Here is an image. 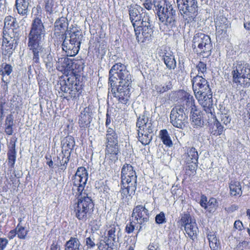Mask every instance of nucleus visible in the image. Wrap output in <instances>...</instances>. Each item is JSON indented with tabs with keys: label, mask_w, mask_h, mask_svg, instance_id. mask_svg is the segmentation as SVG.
Instances as JSON below:
<instances>
[{
	"label": "nucleus",
	"mask_w": 250,
	"mask_h": 250,
	"mask_svg": "<svg viewBox=\"0 0 250 250\" xmlns=\"http://www.w3.org/2000/svg\"><path fill=\"white\" fill-rule=\"evenodd\" d=\"M59 63H62L60 71L63 72L67 77L66 80L60 83V89L63 92V98L67 100H77L82 93L83 85L82 81L80 80L81 77L78 73L83 70L84 60L64 57L59 59Z\"/></svg>",
	"instance_id": "1"
},
{
	"label": "nucleus",
	"mask_w": 250,
	"mask_h": 250,
	"mask_svg": "<svg viewBox=\"0 0 250 250\" xmlns=\"http://www.w3.org/2000/svg\"><path fill=\"white\" fill-rule=\"evenodd\" d=\"M88 177V174L86 168L81 167L78 168L71 178L72 193L78 198V201L74 206V212L78 220L83 222L89 217L94 206L91 197L84 190Z\"/></svg>",
	"instance_id": "2"
},
{
	"label": "nucleus",
	"mask_w": 250,
	"mask_h": 250,
	"mask_svg": "<svg viewBox=\"0 0 250 250\" xmlns=\"http://www.w3.org/2000/svg\"><path fill=\"white\" fill-rule=\"evenodd\" d=\"M131 75L125 65L117 63L109 72V83L114 97L124 104H129L131 87Z\"/></svg>",
	"instance_id": "3"
},
{
	"label": "nucleus",
	"mask_w": 250,
	"mask_h": 250,
	"mask_svg": "<svg viewBox=\"0 0 250 250\" xmlns=\"http://www.w3.org/2000/svg\"><path fill=\"white\" fill-rule=\"evenodd\" d=\"M68 22L66 18L62 17L57 19L54 23L55 31H64L62 35L63 39L62 49L67 56H74L78 53L83 35L80 30L76 27L68 29Z\"/></svg>",
	"instance_id": "4"
},
{
	"label": "nucleus",
	"mask_w": 250,
	"mask_h": 250,
	"mask_svg": "<svg viewBox=\"0 0 250 250\" xmlns=\"http://www.w3.org/2000/svg\"><path fill=\"white\" fill-rule=\"evenodd\" d=\"M45 30L42 20L37 18L31 24L30 31L27 36V47L33 54V63H40V55L45 50L42 45Z\"/></svg>",
	"instance_id": "5"
},
{
	"label": "nucleus",
	"mask_w": 250,
	"mask_h": 250,
	"mask_svg": "<svg viewBox=\"0 0 250 250\" xmlns=\"http://www.w3.org/2000/svg\"><path fill=\"white\" fill-rule=\"evenodd\" d=\"M192 89L196 98L205 112L211 113L212 105V92L207 80L202 75L196 74L192 69L190 74Z\"/></svg>",
	"instance_id": "6"
},
{
	"label": "nucleus",
	"mask_w": 250,
	"mask_h": 250,
	"mask_svg": "<svg viewBox=\"0 0 250 250\" xmlns=\"http://www.w3.org/2000/svg\"><path fill=\"white\" fill-rule=\"evenodd\" d=\"M153 5L160 21L162 31L173 30L177 27L176 11L167 0H153Z\"/></svg>",
	"instance_id": "7"
},
{
	"label": "nucleus",
	"mask_w": 250,
	"mask_h": 250,
	"mask_svg": "<svg viewBox=\"0 0 250 250\" xmlns=\"http://www.w3.org/2000/svg\"><path fill=\"white\" fill-rule=\"evenodd\" d=\"M137 176L133 167L128 164L123 165L121 170V195L123 198L134 194L137 188Z\"/></svg>",
	"instance_id": "8"
},
{
	"label": "nucleus",
	"mask_w": 250,
	"mask_h": 250,
	"mask_svg": "<svg viewBox=\"0 0 250 250\" xmlns=\"http://www.w3.org/2000/svg\"><path fill=\"white\" fill-rule=\"evenodd\" d=\"M106 231V235L97 245L98 249L99 250H117L119 239L122 236L120 226L114 223L107 227Z\"/></svg>",
	"instance_id": "9"
},
{
	"label": "nucleus",
	"mask_w": 250,
	"mask_h": 250,
	"mask_svg": "<svg viewBox=\"0 0 250 250\" xmlns=\"http://www.w3.org/2000/svg\"><path fill=\"white\" fill-rule=\"evenodd\" d=\"M105 158L115 163L118 159L120 153L119 137L115 129L107 128L105 134Z\"/></svg>",
	"instance_id": "10"
},
{
	"label": "nucleus",
	"mask_w": 250,
	"mask_h": 250,
	"mask_svg": "<svg viewBox=\"0 0 250 250\" xmlns=\"http://www.w3.org/2000/svg\"><path fill=\"white\" fill-rule=\"evenodd\" d=\"M139 141L144 146L150 144L152 139L154 126L151 120L144 115L140 116L136 123Z\"/></svg>",
	"instance_id": "11"
},
{
	"label": "nucleus",
	"mask_w": 250,
	"mask_h": 250,
	"mask_svg": "<svg viewBox=\"0 0 250 250\" xmlns=\"http://www.w3.org/2000/svg\"><path fill=\"white\" fill-rule=\"evenodd\" d=\"M192 48L197 55L208 58L210 56L212 49L209 36L203 33H196L192 39Z\"/></svg>",
	"instance_id": "12"
},
{
	"label": "nucleus",
	"mask_w": 250,
	"mask_h": 250,
	"mask_svg": "<svg viewBox=\"0 0 250 250\" xmlns=\"http://www.w3.org/2000/svg\"><path fill=\"white\" fill-rule=\"evenodd\" d=\"M185 107L178 105L173 107L170 114V122L175 127L183 129L188 124V112Z\"/></svg>",
	"instance_id": "13"
},
{
	"label": "nucleus",
	"mask_w": 250,
	"mask_h": 250,
	"mask_svg": "<svg viewBox=\"0 0 250 250\" xmlns=\"http://www.w3.org/2000/svg\"><path fill=\"white\" fill-rule=\"evenodd\" d=\"M178 9L185 19L193 20L198 14L197 0H177Z\"/></svg>",
	"instance_id": "14"
},
{
	"label": "nucleus",
	"mask_w": 250,
	"mask_h": 250,
	"mask_svg": "<svg viewBox=\"0 0 250 250\" xmlns=\"http://www.w3.org/2000/svg\"><path fill=\"white\" fill-rule=\"evenodd\" d=\"M129 19L131 22L134 27V30L136 27H138L144 22L146 18V21L150 19L148 13H146V10L138 5L131 6L129 9Z\"/></svg>",
	"instance_id": "15"
},
{
	"label": "nucleus",
	"mask_w": 250,
	"mask_h": 250,
	"mask_svg": "<svg viewBox=\"0 0 250 250\" xmlns=\"http://www.w3.org/2000/svg\"><path fill=\"white\" fill-rule=\"evenodd\" d=\"M145 19L142 24L134 29L136 39L139 42H144L151 39L153 33V27L150 19L148 21Z\"/></svg>",
	"instance_id": "16"
},
{
	"label": "nucleus",
	"mask_w": 250,
	"mask_h": 250,
	"mask_svg": "<svg viewBox=\"0 0 250 250\" xmlns=\"http://www.w3.org/2000/svg\"><path fill=\"white\" fill-rule=\"evenodd\" d=\"M3 40L2 42V53L4 55H10L12 53L17 43V41L14 37L11 36V34L13 33L10 31L7 32L5 30L3 31Z\"/></svg>",
	"instance_id": "17"
},
{
	"label": "nucleus",
	"mask_w": 250,
	"mask_h": 250,
	"mask_svg": "<svg viewBox=\"0 0 250 250\" xmlns=\"http://www.w3.org/2000/svg\"><path fill=\"white\" fill-rule=\"evenodd\" d=\"M248 68L249 69V63L243 61L237 62L232 72L233 82L240 84H244L245 81H242V77H246L244 72H246Z\"/></svg>",
	"instance_id": "18"
},
{
	"label": "nucleus",
	"mask_w": 250,
	"mask_h": 250,
	"mask_svg": "<svg viewBox=\"0 0 250 250\" xmlns=\"http://www.w3.org/2000/svg\"><path fill=\"white\" fill-rule=\"evenodd\" d=\"M132 217L139 225H143L148 221V210L143 206H137L133 210Z\"/></svg>",
	"instance_id": "19"
},
{
	"label": "nucleus",
	"mask_w": 250,
	"mask_h": 250,
	"mask_svg": "<svg viewBox=\"0 0 250 250\" xmlns=\"http://www.w3.org/2000/svg\"><path fill=\"white\" fill-rule=\"evenodd\" d=\"M215 23L217 34L219 35L226 34L227 29L230 26L228 19L220 14L216 16L215 19Z\"/></svg>",
	"instance_id": "20"
},
{
	"label": "nucleus",
	"mask_w": 250,
	"mask_h": 250,
	"mask_svg": "<svg viewBox=\"0 0 250 250\" xmlns=\"http://www.w3.org/2000/svg\"><path fill=\"white\" fill-rule=\"evenodd\" d=\"M180 95L182 96L183 105L185 107L186 112H188L190 110V112H193L197 110L195 104V100L192 95L186 91L181 92Z\"/></svg>",
	"instance_id": "21"
},
{
	"label": "nucleus",
	"mask_w": 250,
	"mask_h": 250,
	"mask_svg": "<svg viewBox=\"0 0 250 250\" xmlns=\"http://www.w3.org/2000/svg\"><path fill=\"white\" fill-rule=\"evenodd\" d=\"M161 51V55L167 67L169 69H174L176 67V62L172 52L167 51L166 48Z\"/></svg>",
	"instance_id": "22"
},
{
	"label": "nucleus",
	"mask_w": 250,
	"mask_h": 250,
	"mask_svg": "<svg viewBox=\"0 0 250 250\" xmlns=\"http://www.w3.org/2000/svg\"><path fill=\"white\" fill-rule=\"evenodd\" d=\"M92 120L91 112L88 107H85L81 111L79 117L78 123L81 127H85Z\"/></svg>",
	"instance_id": "23"
},
{
	"label": "nucleus",
	"mask_w": 250,
	"mask_h": 250,
	"mask_svg": "<svg viewBox=\"0 0 250 250\" xmlns=\"http://www.w3.org/2000/svg\"><path fill=\"white\" fill-rule=\"evenodd\" d=\"M70 154V151L62 152V153H60L57 157V160L54 159V161L55 163V165L57 166L58 167H60L61 169L62 170L65 169L69 161Z\"/></svg>",
	"instance_id": "24"
},
{
	"label": "nucleus",
	"mask_w": 250,
	"mask_h": 250,
	"mask_svg": "<svg viewBox=\"0 0 250 250\" xmlns=\"http://www.w3.org/2000/svg\"><path fill=\"white\" fill-rule=\"evenodd\" d=\"M8 148L7 154L8 157V165L10 168H13L14 167L17 157L15 142L11 140Z\"/></svg>",
	"instance_id": "25"
},
{
	"label": "nucleus",
	"mask_w": 250,
	"mask_h": 250,
	"mask_svg": "<svg viewBox=\"0 0 250 250\" xmlns=\"http://www.w3.org/2000/svg\"><path fill=\"white\" fill-rule=\"evenodd\" d=\"M229 194L231 196L240 197L243 193L240 182L231 180L229 183Z\"/></svg>",
	"instance_id": "26"
},
{
	"label": "nucleus",
	"mask_w": 250,
	"mask_h": 250,
	"mask_svg": "<svg viewBox=\"0 0 250 250\" xmlns=\"http://www.w3.org/2000/svg\"><path fill=\"white\" fill-rule=\"evenodd\" d=\"M31 0H16L15 6L18 14L22 16L27 15Z\"/></svg>",
	"instance_id": "27"
},
{
	"label": "nucleus",
	"mask_w": 250,
	"mask_h": 250,
	"mask_svg": "<svg viewBox=\"0 0 250 250\" xmlns=\"http://www.w3.org/2000/svg\"><path fill=\"white\" fill-rule=\"evenodd\" d=\"M206 113L208 115V120H210V121H211V120H213L214 122V125L216 126L217 128V130H215L214 132L212 131V133L213 135H220L221 134H222L224 131V127L221 125V123L218 121V120L216 118L213 106H211V113L213 114L212 116L210 115V113L207 112H206Z\"/></svg>",
	"instance_id": "28"
},
{
	"label": "nucleus",
	"mask_w": 250,
	"mask_h": 250,
	"mask_svg": "<svg viewBox=\"0 0 250 250\" xmlns=\"http://www.w3.org/2000/svg\"><path fill=\"white\" fill-rule=\"evenodd\" d=\"M185 230L188 235L192 240H194L197 235L198 228L195 220L190 224H188L185 227Z\"/></svg>",
	"instance_id": "29"
},
{
	"label": "nucleus",
	"mask_w": 250,
	"mask_h": 250,
	"mask_svg": "<svg viewBox=\"0 0 250 250\" xmlns=\"http://www.w3.org/2000/svg\"><path fill=\"white\" fill-rule=\"evenodd\" d=\"M81 244L76 237H71L64 245V250H80Z\"/></svg>",
	"instance_id": "30"
},
{
	"label": "nucleus",
	"mask_w": 250,
	"mask_h": 250,
	"mask_svg": "<svg viewBox=\"0 0 250 250\" xmlns=\"http://www.w3.org/2000/svg\"><path fill=\"white\" fill-rule=\"evenodd\" d=\"M18 27V23L16 18L11 16L5 17L4 21L3 30H5L7 31V29L9 30L10 29H12L10 32H14L13 29H17Z\"/></svg>",
	"instance_id": "31"
},
{
	"label": "nucleus",
	"mask_w": 250,
	"mask_h": 250,
	"mask_svg": "<svg viewBox=\"0 0 250 250\" xmlns=\"http://www.w3.org/2000/svg\"><path fill=\"white\" fill-rule=\"evenodd\" d=\"M62 152L70 151L73 149L75 145L74 139L71 136L64 138L62 142Z\"/></svg>",
	"instance_id": "32"
},
{
	"label": "nucleus",
	"mask_w": 250,
	"mask_h": 250,
	"mask_svg": "<svg viewBox=\"0 0 250 250\" xmlns=\"http://www.w3.org/2000/svg\"><path fill=\"white\" fill-rule=\"evenodd\" d=\"M186 161L187 163L191 162H198L199 155L196 149L193 147H188L186 153Z\"/></svg>",
	"instance_id": "33"
},
{
	"label": "nucleus",
	"mask_w": 250,
	"mask_h": 250,
	"mask_svg": "<svg viewBox=\"0 0 250 250\" xmlns=\"http://www.w3.org/2000/svg\"><path fill=\"white\" fill-rule=\"evenodd\" d=\"M190 120L194 127H201L204 125V121L201 120L202 116L200 111L196 110L194 112H190Z\"/></svg>",
	"instance_id": "34"
},
{
	"label": "nucleus",
	"mask_w": 250,
	"mask_h": 250,
	"mask_svg": "<svg viewBox=\"0 0 250 250\" xmlns=\"http://www.w3.org/2000/svg\"><path fill=\"white\" fill-rule=\"evenodd\" d=\"M14 125L13 116L11 114L8 115L5 121L4 131L8 135H11L13 132V126Z\"/></svg>",
	"instance_id": "35"
},
{
	"label": "nucleus",
	"mask_w": 250,
	"mask_h": 250,
	"mask_svg": "<svg viewBox=\"0 0 250 250\" xmlns=\"http://www.w3.org/2000/svg\"><path fill=\"white\" fill-rule=\"evenodd\" d=\"M44 9L45 11L49 14H52L57 12L58 4L55 0H43Z\"/></svg>",
	"instance_id": "36"
},
{
	"label": "nucleus",
	"mask_w": 250,
	"mask_h": 250,
	"mask_svg": "<svg viewBox=\"0 0 250 250\" xmlns=\"http://www.w3.org/2000/svg\"><path fill=\"white\" fill-rule=\"evenodd\" d=\"M159 135L163 144L167 146L171 147L173 145L172 141L167 129L160 131Z\"/></svg>",
	"instance_id": "37"
},
{
	"label": "nucleus",
	"mask_w": 250,
	"mask_h": 250,
	"mask_svg": "<svg viewBox=\"0 0 250 250\" xmlns=\"http://www.w3.org/2000/svg\"><path fill=\"white\" fill-rule=\"evenodd\" d=\"M43 62L45 64L46 68L50 70L52 68L54 64V59L50 52L45 53L42 56Z\"/></svg>",
	"instance_id": "38"
},
{
	"label": "nucleus",
	"mask_w": 250,
	"mask_h": 250,
	"mask_svg": "<svg viewBox=\"0 0 250 250\" xmlns=\"http://www.w3.org/2000/svg\"><path fill=\"white\" fill-rule=\"evenodd\" d=\"M193 69L194 72H196V70L197 71L198 73L196 74L205 76V74L207 73V64L204 62L200 61L196 65L195 68Z\"/></svg>",
	"instance_id": "39"
},
{
	"label": "nucleus",
	"mask_w": 250,
	"mask_h": 250,
	"mask_svg": "<svg viewBox=\"0 0 250 250\" xmlns=\"http://www.w3.org/2000/svg\"><path fill=\"white\" fill-rule=\"evenodd\" d=\"M172 87L171 82L166 83L164 85L157 84L155 86V90L159 93H163L171 89Z\"/></svg>",
	"instance_id": "40"
},
{
	"label": "nucleus",
	"mask_w": 250,
	"mask_h": 250,
	"mask_svg": "<svg viewBox=\"0 0 250 250\" xmlns=\"http://www.w3.org/2000/svg\"><path fill=\"white\" fill-rule=\"evenodd\" d=\"M181 219L180 220L181 226L185 227L188 224H190L192 221H195L194 219H192L188 212H184L181 214Z\"/></svg>",
	"instance_id": "41"
},
{
	"label": "nucleus",
	"mask_w": 250,
	"mask_h": 250,
	"mask_svg": "<svg viewBox=\"0 0 250 250\" xmlns=\"http://www.w3.org/2000/svg\"><path fill=\"white\" fill-rule=\"evenodd\" d=\"M12 71L13 67L9 64L3 63L0 66V73L3 76L2 77H4L5 75L9 76Z\"/></svg>",
	"instance_id": "42"
},
{
	"label": "nucleus",
	"mask_w": 250,
	"mask_h": 250,
	"mask_svg": "<svg viewBox=\"0 0 250 250\" xmlns=\"http://www.w3.org/2000/svg\"><path fill=\"white\" fill-rule=\"evenodd\" d=\"M218 207V202L214 198H211L208 201L206 209L209 212L214 211Z\"/></svg>",
	"instance_id": "43"
},
{
	"label": "nucleus",
	"mask_w": 250,
	"mask_h": 250,
	"mask_svg": "<svg viewBox=\"0 0 250 250\" xmlns=\"http://www.w3.org/2000/svg\"><path fill=\"white\" fill-rule=\"evenodd\" d=\"M16 229L18 237L20 239H25L27 234L28 230H25V228L21 226L20 224L17 225Z\"/></svg>",
	"instance_id": "44"
},
{
	"label": "nucleus",
	"mask_w": 250,
	"mask_h": 250,
	"mask_svg": "<svg viewBox=\"0 0 250 250\" xmlns=\"http://www.w3.org/2000/svg\"><path fill=\"white\" fill-rule=\"evenodd\" d=\"M155 220L157 224H162L167 222L165 214L163 211L156 215Z\"/></svg>",
	"instance_id": "45"
},
{
	"label": "nucleus",
	"mask_w": 250,
	"mask_h": 250,
	"mask_svg": "<svg viewBox=\"0 0 250 250\" xmlns=\"http://www.w3.org/2000/svg\"><path fill=\"white\" fill-rule=\"evenodd\" d=\"M187 169L189 170L191 174H194L198 166V162H191L189 163L187 162Z\"/></svg>",
	"instance_id": "46"
},
{
	"label": "nucleus",
	"mask_w": 250,
	"mask_h": 250,
	"mask_svg": "<svg viewBox=\"0 0 250 250\" xmlns=\"http://www.w3.org/2000/svg\"><path fill=\"white\" fill-rule=\"evenodd\" d=\"M135 224L136 223L134 222V220H132L126 224L125 231L127 233L129 234L133 232L135 228Z\"/></svg>",
	"instance_id": "47"
},
{
	"label": "nucleus",
	"mask_w": 250,
	"mask_h": 250,
	"mask_svg": "<svg viewBox=\"0 0 250 250\" xmlns=\"http://www.w3.org/2000/svg\"><path fill=\"white\" fill-rule=\"evenodd\" d=\"M207 235L209 243L213 242L218 241V239H217L216 236L214 232L211 231L208 229L207 232Z\"/></svg>",
	"instance_id": "48"
},
{
	"label": "nucleus",
	"mask_w": 250,
	"mask_h": 250,
	"mask_svg": "<svg viewBox=\"0 0 250 250\" xmlns=\"http://www.w3.org/2000/svg\"><path fill=\"white\" fill-rule=\"evenodd\" d=\"M85 245L88 249L93 248L96 245L94 242V239H92L89 237L86 238Z\"/></svg>",
	"instance_id": "49"
},
{
	"label": "nucleus",
	"mask_w": 250,
	"mask_h": 250,
	"mask_svg": "<svg viewBox=\"0 0 250 250\" xmlns=\"http://www.w3.org/2000/svg\"><path fill=\"white\" fill-rule=\"evenodd\" d=\"M221 122L225 125H227L230 123L231 119L226 114H222L221 116Z\"/></svg>",
	"instance_id": "50"
},
{
	"label": "nucleus",
	"mask_w": 250,
	"mask_h": 250,
	"mask_svg": "<svg viewBox=\"0 0 250 250\" xmlns=\"http://www.w3.org/2000/svg\"><path fill=\"white\" fill-rule=\"evenodd\" d=\"M8 241L4 238H0V250H3L8 244Z\"/></svg>",
	"instance_id": "51"
},
{
	"label": "nucleus",
	"mask_w": 250,
	"mask_h": 250,
	"mask_svg": "<svg viewBox=\"0 0 250 250\" xmlns=\"http://www.w3.org/2000/svg\"><path fill=\"white\" fill-rule=\"evenodd\" d=\"M220 246V242L218 241L209 243V247L211 250H218Z\"/></svg>",
	"instance_id": "52"
},
{
	"label": "nucleus",
	"mask_w": 250,
	"mask_h": 250,
	"mask_svg": "<svg viewBox=\"0 0 250 250\" xmlns=\"http://www.w3.org/2000/svg\"><path fill=\"white\" fill-rule=\"evenodd\" d=\"M245 73V75L246 77H242V81H245V79H248L249 81H250V65L249 64V69L248 70H246V72H244ZM248 82H246L248 83ZM250 83V82H249Z\"/></svg>",
	"instance_id": "53"
},
{
	"label": "nucleus",
	"mask_w": 250,
	"mask_h": 250,
	"mask_svg": "<svg viewBox=\"0 0 250 250\" xmlns=\"http://www.w3.org/2000/svg\"><path fill=\"white\" fill-rule=\"evenodd\" d=\"M143 5L146 9L150 10L152 9L153 4L150 0H146Z\"/></svg>",
	"instance_id": "54"
},
{
	"label": "nucleus",
	"mask_w": 250,
	"mask_h": 250,
	"mask_svg": "<svg viewBox=\"0 0 250 250\" xmlns=\"http://www.w3.org/2000/svg\"><path fill=\"white\" fill-rule=\"evenodd\" d=\"M207 198L206 196H201V199L200 202V204L201 206L206 209L207 208V204L208 203Z\"/></svg>",
	"instance_id": "55"
},
{
	"label": "nucleus",
	"mask_w": 250,
	"mask_h": 250,
	"mask_svg": "<svg viewBox=\"0 0 250 250\" xmlns=\"http://www.w3.org/2000/svg\"><path fill=\"white\" fill-rule=\"evenodd\" d=\"M234 228L238 230H241L243 228V224L240 220H236L234 223Z\"/></svg>",
	"instance_id": "56"
},
{
	"label": "nucleus",
	"mask_w": 250,
	"mask_h": 250,
	"mask_svg": "<svg viewBox=\"0 0 250 250\" xmlns=\"http://www.w3.org/2000/svg\"><path fill=\"white\" fill-rule=\"evenodd\" d=\"M17 234L16 229L11 230L8 234L7 237L9 239H13Z\"/></svg>",
	"instance_id": "57"
},
{
	"label": "nucleus",
	"mask_w": 250,
	"mask_h": 250,
	"mask_svg": "<svg viewBox=\"0 0 250 250\" xmlns=\"http://www.w3.org/2000/svg\"><path fill=\"white\" fill-rule=\"evenodd\" d=\"M51 156H45V158L47 160L46 162L47 165H48L49 167L53 168V162L51 159Z\"/></svg>",
	"instance_id": "58"
},
{
	"label": "nucleus",
	"mask_w": 250,
	"mask_h": 250,
	"mask_svg": "<svg viewBox=\"0 0 250 250\" xmlns=\"http://www.w3.org/2000/svg\"><path fill=\"white\" fill-rule=\"evenodd\" d=\"M106 122H105V126L106 129L109 127H111L110 126H109L110 124L111 123V118L109 114H108V112L106 113Z\"/></svg>",
	"instance_id": "59"
},
{
	"label": "nucleus",
	"mask_w": 250,
	"mask_h": 250,
	"mask_svg": "<svg viewBox=\"0 0 250 250\" xmlns=\"http://www.w3.org/2000/svg\"><path fill=\"white\" fill-rule=\"evenodd\" d=\"M18 99H19L18 96H14L12 99L10 100L11 104L13 105V107H15L16 108L19 106V104L15 103V102L17 101Z\"/></svg>",
	"instance_id": "60"
},
{
	"label": "nucleus",
	"mask_w": 250,
	"mask_h": 250,
	"mask_svg": "<svg viewBox=\"0 0 250 250\" xmlns=\"http://www.w3.org/2000/svg\"><path fill=\"white\" fill-rule=\"evenodd\" d=\"M50 250H61L60 246L56 242H53L51 246Z\"/></svg>",
	"instance_id": "61"
},
{
	"label": "nucleus",
	"mask_w": 250,
	"mask_h": 250,
	"mask_svg": "<svg viewBox=\"0 0 250 250\" xmlns=\"http://www.w3.org/2000/svg\"><path fill=\"white\" fill-rule=\"evenodd\" d=\"M2 82L4 83V84L3 85V89L5 90H7V84L8 83L9 81H8L7 79H6L4 77H2Z\"/></svg>",
	"instance_id": "62"
},
{
	"label": "nucleus",
	"mask_w": 250,
	"mask_h": 250,
	"mask_svg": "<svg viewBox=\"0 0 250 250\" xmlns=\"http://www.w3.org/2000/svg\"><path fill=\"white\" fill-rule=\"evenodd\" d=\"M148 250H159V247L156 244H152L148 246Z\"/></svg>",
	"instance_id": "63"
},
{
	"label": "nucleus",
	"mask_w": 250,
	"mask_h": 250,
	"mask_svg": "<svg viewBox=\"0 0 250 250\" xmlns=\"http://www.w3.org/2000/svg\"><path fill=\"white\" fill-rule=\"evenodd\" d=\"M244 27L247 30L250 31V21H245L244 22Z\"/></svg>",
	"instance_id": "64"
}]
</instances>
